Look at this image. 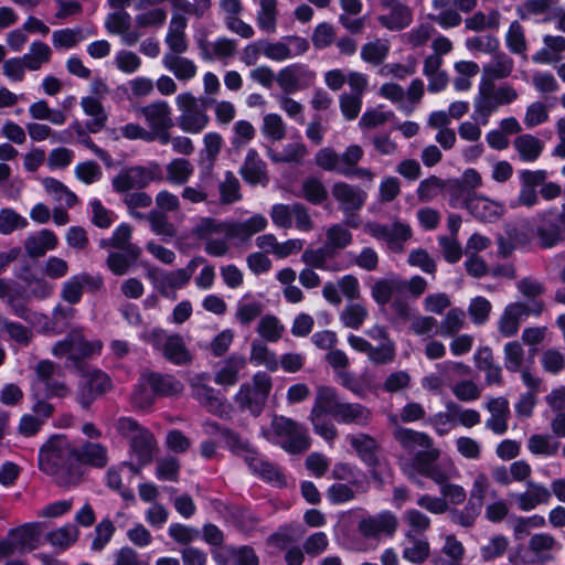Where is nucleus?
I'll use <instances>...</instances> for the list:
<instances>
[{
    "mask_svg": "<svg viewBox=\"0 0 565 565\" xmlns=\"http://www.w3.org/2000/svg\"><path fill=\"white\" fill-rule=\"evenodd\" d=\"M39 467L61 487L76 486L82 480L76 448L62 435L52 437L39 452Z\"/></svg>",
    "mask_w": 565,
    "mask_h": 565,
    "instance_id": "1",
    "label": "nucleus"
},
{
    "mask_svg": "<svg viewBox=\"0 0 565 565\" xmlns=\"http://www.w3.org/2000/svg\"><path fill=\"white\" fill-rule=\"evenodd\" d=\"M262 436L292 455L307 451L311 445L307 428L282 415H274L269 427L262 429Z\"/></svg>",
    "mask_w": 565,
    "mask_h": 565,
    "instance_id": "2",
    "label": "nucleus"
},
{
    "mask_svg": "<svg viewBox=\"0 0 565 565\" xmlns=\"http://www.w3.org/2000/svg\"><path fill=\"white\" fill-rule=\"evenodd\" d=\"M273 387L271 377L265 372H257L250 382L243 383L234 396V402L243 412L257 417L264 411Z\"/></svg>",
    "mask_w": 565,
    "mask_h": 565,
    "instance_id": "3",
    "label": "nucleus"
},
{
    "mask_svg": "<svg viewBox=\"0 0 565 565\" xmlns=\"http://www.w3.org/2000/svg\"><path fill=\"white\" fill-rule=\"evenodd\" d=\"M518 97V92L510 85L504 84L495 87L493 82H480L478 95L473 103L476 119L486 125L490 115L497 111L500 106L511 104Z\"/></svg>",
    "mask_w": 565,
    "mask_h": 565,
    "instance_id": "4",
    "label": "nucleus"
},
{
    "mask_svg": "<svg viewBox=\"0 0 565 565\" xmlns=\"http://www.w3.org/2000/svg\"><path fill=\"white\" fill-rule=\"evenodd\" d=\"M103 343L98 340L87 341L81 328L72 329L67 335L56 342L52 348V354L56 358L67 355V361L77 370L83 371L82 361L98 353Z\"/></svg>",
    "mask_w": 565,
    "mask_h": 565,
    "instance_id": "5",
    "label": "nucleus"
},
{
    "mask_svg": "<svg viewBox=\"0 0 565 565\" xmlns=\"http://www.w3.org/2000/svg\"><path fill=\"white\" fill-rule=\"evenodd\" d=\"M324 401L332 409V417L339 424L367 426L373 419L372 411L363 404L344 402L338 391L331 386H320Z\"/></svg>",
    "mask_w": 565,
    "mask_h": 565,
    "instance_id": "6",
    "label": "nucleus"
},
{
    "mask_svg": "<svg viewBox=\"0 0 565 565\" xmlns=\"http://www.w3.org/2000/svg\"><path fill=\"white\" fill-rule=\"evenodd\" d=\"M163 180L162 169L158 162L147 166H131L121 169L111 180L113 189L118 193L142 190L151 182Z\"/></svg>",
    "mask_w": 565,
    "mask_h": 565,
    "instance_id": "7",
    "label": "nucleus"
},
{
    "mask_svg": "<svg viewBox=\"0 0 565 565\" xmlns=\"http://www.w3.org/2000/svg\"><path fill=\"white\" fill-rule=\"evenodd\" d=\"M143 340L154 349L162 352L163 356L173 364L184 365L191 362V354L182 335L168 334L161 328L145 331Z\"/></svg>",
    "mask_w": 565,
    "mask_h": 565,
    "instance_id": "8",
    "label": "nucleus"
},
{
    "mask_svg": "<svg viewBox=\"0 0 565 565\" xmlns=\"http://www.w3.org/2000/svg\"><path fill=\"white\" fill-rule=\"evenodd\" d=\"M175 104L180 111L177 124L183 132L199 135L209 126L210 116L193 94H179Z\"/></svg>",
    "mask_w": 565,
    "mask_h": 565,
    "instance_id": "9",
    "label": "nucleus"
},
{
    "mask_svg": "<svg viewBox=\"0 0 565 565\" xmlns=\"http://www.w3.org/2000/svg\"><path fill=\"white\" fill-rule=\"evenodd\" d=\"M545 310L543 301H515L509 303L498 320V330L504 338L514 337L520 329L523 319L534 316L539 317Z\"/></svg>",
    "mask_w": 565,
    "mask_h": 565,
    "instance_id": "10",
    "label": "nucleus"
},
{
    "mask_svg": "<svg viewBox=\"0 0 565 565\" xmlns=\"http://www.w3.org/2000/svg\"><path fill=\"white\" fill-rule=\"evenodd\" d=\"M148 127V134L151 135L152 141L157 140L161 145H168L170 141V129L174 122L172 119L171 108L164 100L153 102L140 109Z\"/></svg>",
    "mask_w": 565,
    "mask_h": 565,
    "instance_id": "11",
    "label": "nucleus"
},
{
    "mask_svg": "<svg viewBox=\"0 0 565 565\" xmlns=\"http://www.w3.org/2000/svg\"><path fill=\"white\" fill-rule=\"evenodd\" d=\"M364 231L377 239H383L388 249L394 253H402L404 243L412 237L411 226L401 222H394L391 225L369 222L364 225Z\"/></svg>",
    "mask_w": 565,
    "mask_h": 565,
    "instance_id": "12",
    "label": "nucleus"
},
{
    "mask_svg": "<svg viewBox=\"0 0 565 565\" xmlns=\"http://www.w3.org/2000/svg\"><path fill=\"white\" fill-rule=\"evenodd\" d=\"M398 526V520L391 511L362 518L358 522V532L366 540H380L381 536H392Z\"/></svg>",
    "mask_w": 565,
    "mask_h": 565,
    "instance_id": "13",
    "label": "nucleus"
},
{
    "mask_svg": "<svg viewBox=\"0 0 565 565\" xmlns=\"http://www.w3.org/2000/svg\"><path fill=\"white\" fill-rule=\"evenodd\" d=\"M316 73L303 64H291L277 73L276 82L284 94H294L312 85Z\"/></svg>",
    "mask_w": 565,
    "mask_h": 565,
    "instance_id": "14",
    "label": "nucleus"
},
{
    "mask_svg": "<svg viewBox=\"0 0 565 565\" xmlns=\"http://www.w3.org/2000/svg\"><path fill=\"white\" fill-rule=\"evenodd\" d=\"M192 396L211 414L220 417L228 415L230 406L226 401L215 394L213 387L207 385L204 376L193 377L190 382Z\"/></svg>",
    "mask_w": 565,
    "mask_h": 565,
    "instance_id": "15",
    "label": "nucleus"
},
{
    "mask_svg": "<svg viewBox=\"0 0 565 565\" xmlns=\"http://www.w3.org/2000/svg\"><path fill=\"white\" fill-rule=\"evenodd\" d=\"M324 398L320 386H318L309 418L316 434L321 436L324 440L332 441L338 436V430L331 419L326 416H332V409Z\"/></svg>",
    "mask_w": 565,
    "mask_h": 565,
    "instance_id": "16",
    "label": "nucleus"
},
{
    "mask_svg": "<svg viewBox=\"0 0 565 565\" xmlns=\"http://www.w3.org/2000/svg\"><path fill=\"white\" fill-rule=\"evenodd\" d=\"M205 263L206 260L201 256L193 257L184 268L161 274L154 281L156 288L161 292V295L168 296L169 290L185 287L196 268Z\"/></svg>",
    "mask_w": 565,
    "mask_h": 565,
    "instance_id": "17",
    "label": "nucleus"
},
{
    "mask_svg": "<svg viewBox=\"0 0 565 565\" xmlns=\"http://www.w3.org/2000/svg\"><path fill=\"white\" fill-rule=\"evenodd\" d=\"M384 13L377 17L379 23L390 31H401L413 21V12L409 7L398 0H381Z\"/></svg>",
    "mask_w": 565,
    "mask_h": 565,
    "instance_id": "18",
    "label": "nucleus"
},
{
    "mask_svg": "<svg viewBox=\"0 0 565 565\" xmlns=\"http://www.w3.org/2000/svg\"><path fill=\"white\" fill-rule=\"evenodd\" d=\"M331 194L339 204V210L344 214L354 213L363 207L367 194L356 185L342 181L335 182L331 188Z\"/></svg>",
    "mask_w": 565,
    "mask_h": 565,
    "instance_id": "19",
    "label": "nucleus"
},
{
    "mask_svg": "<svg viewBox=\"0 0 565 565\" xmlns=\"http://www.w3.org/2000/svg\"><path fill=\"white\" fill-rule=\"evenodd\" d=\"M23 295V288L15 280L0 278V298L7 301L13 315L24 321H31L32 311L19 301Z\"/></svg>",
    "mask_w": 565,
    "mask_h": 565,
    "instance_id": "20",
    "label": "nucleus"
},
{
    "mask_svg": "<svg viewBox=\"0 0 565 565\" xmlns=\"http://www.w3.org/2000/svg\"><path fill=\"white\" fill-rule=\"evenodd\" d=\"M267 220L260 214H255L243 222H225L226 238L247 242L253 235L264 231L267 227Z\"/></svg>",
    "mask_w": 565,
    "mask_h": 565,
    "instance_id": "21",
    "label": "nucleus"
},
{
    "mask_svg": "<svg viewBox=\"0 0 565 565\" xmlns=\"http://www.w3.org/2000/svg\"><path fill=\"white\" fill-rule=\"evenodd\" d=\"M466 207L482 222H494L504 213L502 203L476 194L466 200Z\"/></svg>",
    "mask_w": 565,
    "mask_h": 565,
    "instance_id": "22",
    "label": "nucleus"
},
{
    "mask_svg": "<svg viewBox=\"0 0 565 565\" xmlns=\"http://www.w3.org/2000/svg\"><path fill=\"white\" fill-rule=\"evenodd\" d=\"M404 279L397 275H390L374 281L371 286V296L379 306H386L394 297L404 292Z\"/></svg>",
    "mask_w": 565,
    "mask_h": 565,
    "instance_id": "23",
    "label": "nucleus"
},
{
    "mask_svg": "<svg viewBox=\"0 0 565 565\" xmlns=\"http://www.w3.org/2000/svg\"><path fill=\"white\" fill-rule=\"evenodd\" d=\"M243 180L252 185H266L269 181L267 166L255 149H249L239 169Z\"/></svg>",
    "mask_w": 565,
    "mask_h": 565,
    "instance_id": "24",
    "label": "nucleus"
},
{
    "mask_svg": "<svg viewBox=\"0 0 565 565\" xmlns=\"http://www.w3.org/2000/svg\"><path fill=\"white\" fill-rule=\"evenodd\" d=\"M491 416L486 420V427L497 435H503L508 430L510 417L509 402L505 397H491L486 404Z\"/></svg>",
    "mask_w": 565,
    "mask_h": 565,
    "instance_id": "25",
    "label": "nucleus"
},
{
    "mask_svg": "<svg viewBox=\"0 0 565 565\" xmlns=\"http://www.w3.org/2000/svg\"><path fill=\"white\" fill-rule=\"evenodd\" d=\"M186 25L188 20L183 14H172L166 35V43L170 50L168 53L180 55L188 51V41L185 36Z\"/></svg>",
    "mask_w": 565,
    "mask_h": 565,
    "instance_id": "26",
    "label": "nucleus"
},
{
    "mask_svg": "<svg viewBox=\"0 0 565 565\" xmlns=\"http://www.w3.org/2000/svg\"><path fill=\"white\" fill-rule=\"evenodd\" d=\"M92 286L98 288L102 285V279L93 277L88 274H81L71 277L64 282L61 290V298L70 305L78 303L84 292V286Z\"/></svg>",
    "mask_w": 565,
    "mask_h": 565,
    "instance_id": "27",
    "label": "nucleus"
},
{
    "mask_svg": "<svg viewBox=\"0 0 565 565\" xmlns=\"http://www.w3.org/2000/svg\"><path fill=\"white\" fill-rule=\"evenodd\" d=\"M551 491L539 483L527 482L526 491L513 495L515 504L521 511H531L537 505L547 504L551 500Z\"/></svg>",
    "mask_w": 565,
    "mask_h": 565,
    "instance_id": "28",
    "label": "nucleus"
},
{
    "mask_svg": "<svg viewBox=\"0 0 565 565\" xmlns=\"http://www.w3.org/2000/svg\"><path fill=\"white\" fill-rule=\"evenodd\" d=\"M162 65L180 82H189L198 74L196 64L192 60L182 56V54L164 53Z\"/></svg>",
    "mask_w": 565,
    "mask_h": 565,
    "instance_id": "29",
    "label": "nucleus"
},
{
    "mask_svg": "<svg viewBox=\"0 0 565 565\" xmlns=\"http://www.w3.org/2000/svg\"><path fill=\"white\" fill-rule=\"evenodd\" d=\"M58 239L50 230H42L38 234L29 235L23 243L24 249L29 257H43L47 250L56 248Z\"/></svg>",
    "mask_w": 565,
    "mask_h": 565,
    "instance_id": "30",
    "label": "nucleus"
},
{
    "mask_svg": "<svg viewBox=\"0 0 565 565\" xmlns=\"http://www.w3.org/2000/svg\"><path fill=\"white\" fill-rule=\"evenodd\" d=\"M156 447L154 436L148 429L138 431L130 440L131 456L137 459L140 466H147L152 461Z\"/></svg>",
    "mask_w": 565,
    "mask_h": 565,
    "instance_id": "31",
    "label": "nucleus"
},
{
    "mask_svg": "<svg viewBox=\"0 0 565 565\" xmlns=\"http://www.w3.org/2000/svg\"><path fill=\"white\" fill-rule=\"evenodd\" d=\"M493 54L492 60L482 68L481 82L494 83L495 79L509 77L513 71L514 62L507 53L495 52Z\"/></svg>",
    "mask_w": 565,
    "mask_h": 565,
    "instance_id": "32",
    "label": "nucleus"
},
{
    "mask_svg": "<svg viewBox=\"0 0 565 565\" xmlns=\"http://www.w3.org/2000/svg\"><path fill=\"white\" fill-rule=\"evenodd\" d=\"M142 380L152 390L154 395L172 396L183 391L182 383L169 374L149 373L143 375Z\"/></svg>",
    "mask_w": 565,
    "mask_h": 565,
    "instance_id": "33",
    "label": "nucleus"
},
{
    "mask_svg": "<svg viewBox=\"0 0 565 565\" xmlns=\"http://www.w3.org/2000/svg\"><path fill=\"white\" fill-rule=\"evenodd\" d=\"M395 440L408 451H418L429 448L434 444L433 439L423 431L413 430L397 426L393 433Z\"/></svg>",
    "mask_w": 565,
    "mask_h": 565,
    "instance_id": "34",
    "label": "nucleus"
},
{
    "mask_svg": "<svg viewBox=\"0 0 565 565\" xmlns=\"http://www.w3.org/2000/svg\"><path fill=\"white\" fill-rule=\"evenodd\" d=\"M403 558L413 564L424 563L430 555V545L427 539L417 535L404 534Z\"/></svg>",
    "mask_w": 565,
    "mask_h": 565,
    "instance_id": "35",
    "label": "nucleus"
},
{
    "mask_svg": "<svg viewBox=\"0 0 565 565\" xmlns=\"http://www.w3.org/2000/svg\"><path fill=\"white\" fill-rule=\"evenodd\" d=\"M77 465L86 463L95 468H104L108 463L107 448L99 443L87 441L79 449L76 448Z\"/></svg>",
    "mask_w": 565,
    "mask_h": 565,
    "instance_id": "36",
    "label": "nucleus"
},
{
    "mask_svg": "<svg viewBox=\"0 0 565 565\" xmlns=\"http://www.w3.org/2000/svg\"><path fill=\"white\" fill-rule=\"evenodd\" d=\"M513 147L519 159L523 162L536 161L544 149L543 142L537 137L530 134L518 136L513 140Z\"/></svg>",
    "mask_w": 565,
    "mask_h": 565,
    "instance_id": "37",
    "label": "nucleus"
},
{
    "mask_svg": "<svg viewBox=\"0 0 565 565\" xmlns=\"http://www.w3.org/2000/svg\"><path fill=\"white\" fill-rule=\"evenodd\" d=\"M131 237V227L128 224H121L116 228L110 239H102L100 246L108 247L113 246L118 249H124L131 258V260H137L140 256V248L130 243Z\"/></svg>",
    "mask_w": 565,
    "mask_h": 565,
    "instance_id": "38",
    "label": "nucleus"
},
{
    "mask_svg": "<svg viewBox=\"0 0 565 565\" xmlns=\"http://www.w3.org/2000/svg\"><path fill=\"white\" fill-rule=\"evenodd\" d=\"M545 47L537 51L532 60L537 64H551L562 60L561 53L565 51V38L561 35H545Z\"/></svg>",
    "mask_w": 565,
    "mask_h": 565,
    "instance_id": "39",
    "label": "nucleus"
},
{
    "mask_svg": "<svg viewBox=\"0 0 565 565\" xmlns=\"http://www.w3.org/2000/svg\"><path fill=\"white\" fill-rule=\"evenodd\" d=\"M557 546L556 539L550 533H537L531 536L529 550L540 563L554 559L553 551Z\"/></svg>",
    "mask_w": 565,
    "mask_h": 565,
    "instance_id": "40",
    "label": "nucleus"
},
{
    "mask_svg": "<svg viewBox=\"0 0 565 565\" xmlns=\"http://www.w3.org/2000/svg\"><path fill=\"white\" fill-rule=\"evenodd\" d=\"M42 531V523H28L13 530L10 536L15 539L20 552L33 551L39 545Z\"/></svg>",
    "mask_w": 565,
    "mask_h": 565,
    "instance_id": "41",
    "label": "nucleus"
},
{
    "mask_svg": "<svg viewBox=\"0 0 565 565\" xmlns=\"http://www.w3.org/2000/svg\"><path fill=\"white\" fill-rule=\"evenodd\" d=\"M551 214L552 211L542 213V224L536 230L540 244L543 248H552L562 241L561 225L550 218Z\"/></svg>",
    "mask_w": 565,
    "mask_h": 565,
    "instance_id": "42",
    "label": "nucleus"
},
{
    "mask_svg": "<svg viewBox=\"0 0 565 565\" xmlns=\"http://www.w3.org/2000/svg\"><path fill=\"white\" fill-rule=\"evenodd\" d=\"M166 180L170 184H185L194 172L193 164L184 158H174L166 166Z\"/></svg>",
    "mask_w": 565,
    "mask_h": 565,
    "instance_id": "43",
    "label": "nucleus"
},
{
    "mask_svg": "<svg viewBox=\"0 0 565 565\" xmlns=\"http://www.w3.org/2000/svg\"><path fill=\"white\" fill-rule=\"evenodd\" d=\"M246 359L242 355L230 356L223 367L215 374V383L218 385H234L238 381V373L245 367Z\"/></svg>",
    "mask_w": 565,
    "mask_h": 565,
    "instance_id": "44",
    "label": "nucleus"
},
{
    "mask_svg": "<svg viewBox=\"0 0 565 565\" xmlns=\"http://www.w3.org/2000/svg\"><path fill=\"white\" fill-rule=\"evenodd\" d=\"M248 458L250 459L247 462L249 468L265 481L273 482L279 487L285 484L284 476L276 466L262 459L257 452Z\"/></svg>",
    "mask_w": 565,
    "mask_h": 565,
    "instance_id": "45",
    "label": "nucleus"
},
{
    "mask_svg": "<svg viewBox=\"0 0 565 565\" xmlns=\"http://www.w3.org/2000/svg\"><path fill=\"white\" fill-rule=\"evenodd\" d=\"M81 105L85 114L93 117L86 124L87 129L93 134L100 131L107 120V115L100 102L94 97H85L82 99Z\"/></svg>",
    "mask_w": 565,
    "mask_h": 565,
    "instance_id": "46",
    "label": "nucleus"
},
{
    "mask_svg": "<svg viewBox=\"0 0 565 565\" xmlns=\"http://www.w3.org/2000/svg\"><path fill=\"white\" fill-rule=\"evenodd\" d=\"M267 154L276 163H300L308 154V149L302 142L287 143L281 152L268 149Z\"/></svg>",
    "mask_w": 565,
    "mask_h": 565,
    "instance_id": "47",
    "label": "nucleus"
},
{
    "mask_svg": "<svg viewBox=\"0 0 565 565\" xmlns=\"http://www.w3.org/2000/svg\"><path fill=\"white\" fill-rule=\"evenodd\" d=\"M347 438L350 446L359 454L362 460L369 465H373L375 462L377 444L373 437L366 434H356L349 435Z\"/></svg>",
    "mask_w": 565,
    "mask_h": 565,
    "instance_id": "48",
    "label": "nucleus"
},
{
    "mask_svg": "<svg viewBox=\"0 0 565 565\" xmlns=\"http://www.w3.org/2000/svg\"><path fill=\"white\" fill-rule=\"evenodd\" d=\"M403 522L406 525L404 534L423 536L431 526L430 518L418 509H408L403 513Z\"/></svg>",
    "mask_w": 565,
    "mask_h": 565,
    "instance_id": "49",
    "label": "nucleus"
},
{
    "mask_svg": "<svg viewBox=\"0 0 565 565\" xmlns=\"http://www.w3.org/2000/svg\"><path fill=\"white\" fill-rule=\"evenodd\" d=\"M76 309L73 307H66L57 305L52 312V318L46 324V330L54 333L61 334L71 328L72 321L75 319Z\"/></svg>",
    "mask_w": 565,
    "mask_h": 565,
    "instance_id": "50",
    "label": "nucleus"
},
{
    "mask_svg": "<svg viewBox=\"0 0 565 565\" xmlns=\"http://www.w3.org/2000/svg\"><path fill=\"white\" fill-rule=\"evenodd\" d=\"M390 43L387 40L375 39L361 47V58L371 65H381L387 57Z\"/></svg>",
    "mask_w": 565,
    "mask_h": 565,
    "instance_id": "51",
    "label": "nucleus"
},
{
    "mask_svg": "<svg viewBox=\"0 0 565 565\" xmlns=\"http://www.w3.org/2000/svg\"><path fill=\"white\" fill-rule=\"evenodd\" d=\"M352 241L353 235L344 224H333L326 231V247L329 250L344 249Z\"/></svg>",
    "mask_w": 565,
    "mask_h": 565,
    "instance_id": "52",
    "label": "nucleus"
},
{
    "mask_svg": "<svg viewBox=\"0 0 565 565\" xmlns=\"http://www.w3.org/2000/svg\"><path fill=\"white\" fill-rule=\"evenodd\" d=\"M191 235L205 243L215 235L225 236V222L212 217H202L191 228Z\"/></svg>",
    "mask_w": 565,
    "mask_h": 565,
    "instance_id": "53",
    "label": "nucleus"
},
{
    "mask_svg": "<svg viewBox=\"0 0 565 565\" xmlns=\"http://www.w3.org/2000/svg\"><path fill=\"white\" fill-rule=\"evenodd\" d=\"M259 11L257 12L256 22L258 28L266 33H275L277 30V1L259 0Z\"/></svg>",
    "mask_w": 565,
    "mask_h": 565,
    "instance_id": "54",
    "label": "nucleus"
},
{
    "mask_svg": "<svg viewBox=\"0 0 565 565\" xmlns=\"http://www.w3.org/2000/svg\"><path fill=\"white\" fill-rule=\"evenodd\" d=\"M151 232L161 236L163 241L169 242L177 235V227L171 223L166 213L158 210H151L147 214Z\"/></svg>",
    "mask_w": 565,
    "mask_h": 565,
    "instance_id": "55",
    "label": "nucleus"
},
{
    "mask_svg": "<svg viewBox=\"0 0 565 565\" xmlns=\"http://www.w3.org/2000/svg\"><path fill=\"white\" fill-rule=\"evenodd\" d=\"M369 317L367 308L360 302H350L340 312V321L347 328L358 330Z\"/></svg>",
    "mask_w": 565,
    "mask_h": 565,
    "instance_id": "56",
    "label": "nucleus"
},
{
    "mask_svg": "<svg viewBox=\"0 0 565 565\" xmlns=\"http://www.w3.org/2000/svg\"><path fill=\"white\" fill-rule=\"evenodd\" d=\"M527 448L533 455L552 457L558 451L559 443L550 435L534 434L527 440Z\"/></svg>",
    "mask_w": 565,
    "mask_h": 565,
    "instance_id": "57",
    "label": "nucleus"
},
{
    "mask_svg": "<svg viewBox=\"0 0 565 565\" xmlns=\"http://www.w3.org/2000/svg\"><path fill=\"white\" fill-rule=\"evenodd\" d=\"M308 202L319 205L328 196V191L322 181L317 177H307L301 183V194Z\"/></svg>",
    "mask_w": 565,
    "mask_h": 565,
    "instance_id": "58",
    "label": "nucleus"
},
{
    "mask_svg": "<svg viewBox=\"0 0 565 565\" xmlns=\"http://www.w3.org/2000/svg\"><path fill=\"white\" fill-rule=\"evenodd\" d=\"M86 38L79 26L56 30L52 33V43L55 49H72Z\"/></svg>",
    "mask_w": 565,
    "mask_h": 565,
    "instance_id": "59",
    "label": "nucleus"
},
{
    "mask_svg": "<svg viewBox=\"0 0 565 565\" xmlns=\"http://www.w3.org/2000/svg\"><path fill=\"white\" fill-rule=\"evenodd\" d=\"M78 537V530L73 524H65L64 526L54 530L46 534V540L54 547L65 550L76 542Z\"/></svg>",
    "mask_w": 565,
    "mask_h": 565,
    "instance_id": "60",
    "label": "nucleus"
},
{
    "mask_svg": "<svg viewBox=\"0 0 565 565\" xmlns=\"http://www.w3.org/2000/svg\"><path fill=\"white\" fill-rule=\"evenodd\" d=\"M222 436L225 439L228 449L235 455L243 456L246 462L250 460L248 457L256 454L248 440L241 437L237 433L228 428H224L222 430Z\"/></svg>",
    "mask_w": 565,
    "mask_h": 565,
    "instance_id": "61",
    "label": "nucleus"
},
{
    "mask_svg": "<svg viewBox=\"0 0 565 565\" xmlns=\"http://www.w3.org/2000/svg\"><path fill=\"white\" fill-rule=\"evenodd\" d=\"M450 521L462 527H472L481 513V509L475 505L472 502H467L462 509H449Z\"/></svg>",
    "mask_w": 565,
    "mask_h": 565,
    "instance_id": "62",
    "label": "nucleus"
},
{
    "mask_svg": "<svg viewBox=\"0 0 565 565\" xmlns=\"http://www.w3.org/2000/svg\"><path fill=\"white\" fill-rule=\"evenodd\" d=\"M29 113L33 119L49 120L54 125H63L66 121V115L61 110L51 109L45 100L31 104Z\"/></svg>",
    "mask_w": 565,
    "mask_h": 565,
    "instance_id": "63",
    "label": "nucleus"
},
{
    "mask_svg": "<svg viewBox=\"0 0 565 565\" xmlns=\"http://www.w3.org/2000/svg\"><path fill=\"white\" fill-rule=\"evenodd\" d=\"M43 185L49 194L58 202H64L66 206L72 207L77 203V196L65 184L53 178H45Z\"/></svg>",
    "mask_w": 565,
    "mask_h": 565,
    "instance_id": "64",
    "label": "nucleus"
}]
</instances>
